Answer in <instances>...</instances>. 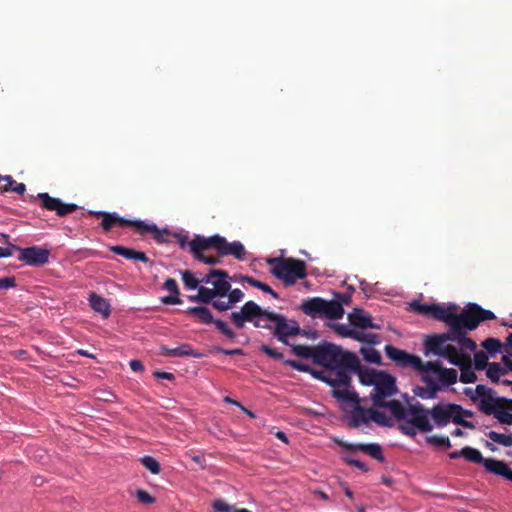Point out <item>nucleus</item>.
I'll use <instances>...</instances> for the list:
<instances>
[{
  "mask_svg": "<svg viewBox=\"0 0 512 512\" xmlns=\"http://www.w3.org/2000/svg\"><path fill=\"white\" fill-rule=\"evenodd\" d=\"M16 286L15 277H4L0 279V289H9Z\"/></svg>",
  "mask_w": 512,
  "mask_h": 512,
  "instance_id": "56",
  "label": "nucleus"
},
{
  "mask_svg": "<svg viewBox=\"0 0 512 512\" xmlns=\"http://www.w3.org/2000/svg\"><path fill=\"white\" fill-rule=\"evenodd\" d=\"M451 423L458 426L455 403L440 401L427 408L416 402L410 404L407 419L400 426V431L414 437L417 432H431L434 428H444Z\"/></svg>",
  "mask_w": 512,
  "mask_h": 512,
  "instance_id": "3",
  "label": "nucleus"
},
{
  "mask_svg": "<svg viewBox=\"0 0 512 512\" xmlns=\"http://www.w3.org/2000/svg\"><path fill=\"white\" fill-rule=\"evenodd\" d=\"M212 306L220 311V312H224V311H227L229 309H231L234 305L231 303V301H229L228 298H219V297H216L214 299V301L212 302Z\"/></svg>",
  "mask_w": 512,
  "mask_h": 512,
  "instance_id": "48",
  "label": "nucleus"
},
{
  "mask_svg": "<svg viewBox=\"0 0 512 512\" xmlns=\"http://www.w3.org/2000/svg\"><path fill=\"white\" fill-rule=\"evenodd\" d=\"M216 277H229V275L227 271L222 269H210L209 272L206 275H204L199 281L204 284L213 285V282Z\"/></svg>",
  "mask_w": 512,
  "mask_h": 512,
  "instance_id": "42",
  "label": "nucleus"
},
{
  "mask_svg": "<svg viewBox=\"0 0 512 512\" xmlns=\"http://www.w3.org/2000/svg\"><path fill=\"white\" fill-rule=\"evenodd\" d=\"M220 246L218 255L220 257L232 255L238 260H244L246 255V250L244 245L239 241L228 242L225 237H220Z\"/></svg>",
  "mask_w": 512,
  "mask_h": 512,
  "instance_id": "18",
  "label": "nucleus"
},
{
  "mask_svg": "<svg viewBox=\"0 0 512 512\" xmlns=\"http://www.w3.org/2000/svg\"><path fill=\"white\" fill-rule=\"evenodd\" d=\"M331 328L335 331L336 334L343 338H353L355 328L349 327L345 324H332Z\"/></svg>",
  "mask_w": 512,
  "mask_h": 512,
  "instance_id": "44",
  "label": "nucleus"
},
{
  "mask_svg": "<svg viewBox=\"0 0 512 512\" xmlns=\"http://www.w3.org/2000/svg\"><path fill=\"white\" fill-rule=\"evenodd\" d=\"M351 451L353 452L354 450H351ZM361 451L365 452L366 454L371 456L373 459H375L381 463H385V461H386L383 450H361Z\"/></svg>",
  "mask_w": 512,
  "mask_h": 512,
  "instance_id": "54",
  "label": "nucleus"
},
{
  "mask_svg": "<svg viewBox=\"0 0 512 512\" xmlns=\"http://www.w3.org/2000/svg\"><path fill=\"white\" fill-rule=\"evenodd\" d=\"M260 351L274 360L282 361L284 358V356L281 352H278L276 349H274L268 345H262L260 347Z\"/></svg>",
  "mask_w": 512,
  "mask_h": 512,
  "instance_id": "51",
  "label": "nucleus"
},
{
  "mask_svg": "<svg viewBox=\"0 0 512 512\" xmlns=\"http://www.w3.org/2000/svg\"><path fill=\"white\" fill-rule=\"evenodd\" d=\"M196 260L203 262L207 265H215L220 263V258L214 256L201 255L200 257L196 258Z\"/></svg>",
  "mask_w": 512,
  "mask_h": 512,
  "instance_id": "58",
  "label": "nucleus"
},
{
  "mask_svg": "<svg viewBox=\"0 0 512 512\" xmlns=\"http://www.w3.org/2000/svg\"><path fill=\"white\" fill-rule=\"evenodd\" d=\"M363 330L364 329H355L352 339L368 345H374L380 342V337L377 334L364 332Z\"/></svg>",
  "mask_w": 512,
  "mask_h": 512,
  "instance_id": "32",
  "label": "nucleus"
},
{
  "mask_svg": "<svg viewBox=\"0 0 512 512\" xmlns=\"http://www.w3.org/2000/svg\"><path fill=\"white\" fill-rule=\"evenodd\" d=\"M134 229L141 235L151 234L158 243L165 242L164 236L168 235L166 229L161 230L155 224H147L141 220H137V222L134 223Z\"/></svg>",
  "mask_w": 512,
  "mask_h": 512,
  "instance_id": "20",
  "label": "nucleus"
},
{
  "mask_svg": "<svg viewBox=\"0 0 512 512\" xmlns=\"http://www.w3.org/2000/svg\"><path fill=\"white\" fill-rule=\"evenodd\" d=\"M20 253L18 259L29 266H42L49 261L50 251L38 246L21 248L13 246Z\"/></svg>",
  "mask_w": 512,
  "mask_h": 512,
  "instance_id": "14",
  "label": "nucleus"
},
{
  "mask_svg": "<svg viewBox=\"0 0 512 512\" xmlns=\"http://www.w3.org/2000/svg\"><path fill=\"white\" fill-rule=\"evenodd\" d=\"M267 264L271 266V274L281 280L285 286L294 285L297 280L307 276L306 264L303 260L296 258H268Z\"/></svg>",
  "mask_w": 512,
  "mask_h": 512,
  "instance_id": "7",
  "label": "nucleus"
},
{
  "mask_svg": "<svg viewBox=\"0 0 512 512\" xmlns=\"http://www.w3.org/2000/svg\"><path fill=\"white\" fill-rule=\"evenodd\" d=\"M349 322L351 326L355 329H380V326L374 324L372 318L369 314H365L364 311L360 308H355L348 315Z\"/></svg>",
  "mask_w": 512,
  "mask_h": 512,
  "instance_id": "19",
  "label": "nucleus"
},
{
  "mask_svg": "<svg viewBox=\"0 0 512 512\" xmlns=\"http://www.w3.org/2000/svg\"><path fill=\"white\" fill-rule=\"evenodd\" d=\"M243 297L244 293L239 288H235L230 289L225 298H228L229 301H231V303L235 305L236 303L240 302L243 299Z\"/></svg>",
  "mask_w": 512,
  "mask_h": 512,
  "instance_id": "53",
  "label": "nucleus"
},
{
  "mask_svg": "<svg viewBox=\"0 0 512 512\" xmlns=\"http://www.w3.org/2000/svg\"><path fill=\"white\" fill-rule=\"evenodd\" d=\"M214 512H235L236 508L223 499H215L212 503Z\"/></svg>",
  "mask_w": 512,
  "mask_h": 512,
  "instance_id": "45",
  "label": "nucleus"
},
{
  "mask_svg": "<svg viewBox=\"0 0 512 512\" xmlns=\"http://www.w3.org/2000/svg\"><path fill=\"white\" fill-rule=\"evenodd\" d=\"M316 365L328 369L338 378V382L349 389L352 374L359 368V358L353 352L345 351L336 344L323 341L316 354Z\"/></svg>",
  "mask_w": 512,
  "mask_h": 512,
  "instance_id": "5",
  "label": "nucleus"
},
{
  "mask_svg": "<svg viewBox=\"0 0 512 512\" xmlns=\"http://www.w3.org/2000/svg\"><path fill=\"white\" fill-rule=\"evenodd\" d=\"M186 457H189L196 465H198L200 468H205L206 467V463H205V456L204 454H201V455H195L193 453H189L187 452L186 453Z\"/></svg>",
  "mask_w": 512,
  "mask_h": 512,
  "instance_id": "55",
  "label": "nucleus"
},
{
  "mask_svg": "<svg viewBox=\"0 0 512 512\" xmlns=\"http://www.w3.org/2000/svg\"><path fill=\"white\" fill-rule=\"evenodd\" d=\"M38 200L42 209L54 211L57 216L64 217L79 209L74 203H64L60 198L52 197L47 192L38 193L36 196L30 197V202Z\"/></svg>",
  "mask_w": 512,
  "mask_h": 512,
  "instance_id": "12",
  "label": "nucleus"
},
{
  "mask_svg": "<svg viewBox=\"0 0 512 512\" xmlns=\"http://www.w3.org/2000/svg\"><path fill=\"white\" fill-rule=\"evenodd\" d=\"M229 318L237 329L244 328L246 322H252L256 328L271 330L272 325L262 324V321H272L273 335L284 345H290L289 337L299 336L301 333V327L296 320L287 319L283 314L263 309L252 300L247 301L239 311L232 312Z\"/></svg>",
  "mask_w": 512,
  "mask_h": 512,
  "instance_id": "2",
  "label": "nucleus"
},
{
  "mask_svg": "<svg viewBox=\"0 0 512 512\" xmlns=\"http://www.w3.org/2000/svg\"><path fill=\"white\" fill-rule=\"evenodd\" d=\"M89 214L101 218V227L105 232H109L115 226L134 228V223L137 222V220H127L116 213L106 211H90Z\"/></svg>",
  "mask_w": 512,
  "mask_h": 512,
  "instance_id": "17",
  "label": "nucleus"
},
{
  "mask_svg": "<svg viewBox=\"0 0 512 512\" xmlns=\"http://www.w3.org/2000/svg\"><path fill=\"white\" fill-rule=\"evenodd\" d=\"M139 461L141 462V464L147 469L149 470L152 474H159L160 471H161V467H160V464L159 462L153 458L152 456H144L142 458L139 459Z\"/></svg>",
  "mask_w": 512,
  "mask_h": 512,
  "instance_id": "39",
  "label": "nucleus"
},
{
  "mask_svg": "<svg viewBox=\"0 0 512 512\" xmlns=\"http://www.w3.org/2000/svg\"><path fill=\"white\" fill-rule=\"evenodd\" d=\"M489 440L498 445H502L504 447L512 446V435H507L504 433H497L495 431H490L487 434Z\"/></svg>",
  "mask_w": 512,
  "mask_h": 512,
  "instance_id": "35",
  "label": "nucleus"
},
{
  "mask_svg": "<svg viewBox=\"0 0 512 512\" xmlns=\"http://www.w3.org/2000/svg\"><path fill=\"white\" fill-rule=\"evenodd\" d=\"M133 260L141 261L143 263H151L150 259L147 257V255L144 252L136 251L134 252Z\"/></svg>",
  "mask_w": 512,
  "mask_h": 512,
  "instance_id": "64",
  "label": "nucleus"
},
{
  "mask_svg": "<svg viewBox=\"0 0 512 512\" xmlns=\"http://www.w3.org/2000/svg\"><path fill=\"white\" fill-rule=\"evenodd\" d=\"M220 237V235H213L210 237L195 235L194 238L188 243L190 252L195 259L201 255H204V251L215 250L218 253L221 243Z\"/></svg>",
  "mask_w": 512,
  "mask_h": 512,
  "instance_id": "16",
  "label": "nucleus"
},
{
  "mask_svg": "<svg viewBox=\"0 0 512 512\" xmlns=\"http://www.w3.org/2000/svg\"><path fill=\"white\" fill-rule=\"evenodd\" d=\"M110 251L128 260H133L135 250L132 248L116 245L110 247Z\"/></svg>",
  "mask_w": 512,
  "mask_h": 512,
  "instance_id": "46",
  "label": "nucleus"
},
{
  "mask_svg": "<svg viewBox=\"0 0 512 512\" xmlns=\"http://www.w3.org/2000/svg\"><path fill=\"white\" fill-rule=\"evenodd\" d=\"M13 246H15V245L8 243V247H6V248L0 247V258L12 256L13 251H16L15 248H13Z\"/></svg>",
  "mask_w": 512,
  "mask_h": 512,
  "instance_id": "62",
  "label": "nucleus"
},
{
  "mask_svg": "<svg viewBox=\"0 0 512 512\" xmlns=\"http://www.w3.org/2000/svg\"><path fill=\"white\" fill-rule=\"evenodd\" d=\"M455 407L458 419V426L474 429L475 425L471 421L467 420V418H471L473 416V412L471 410L464 409L461 405L456 403Z\"/></svg>",
  "mask_w": 512,
  "mask_h": 512,
  "instance_id": "30",
  "label": "nucleus"
},
{
  "mask_svg": "<svg viewBox=\"0 0 512 512\" xmlns=\"http://www.w3.org/2000/svg\"><path fill=\"white\" fill-rule=\"evenodd\" d=\"M386 356L400 368L421 367V358L407 353L393 345H386L384 348Z\"/></svg>",
  "mask_w": 512,
  "mask_h": 512,
  "instance_id": "15",
  "label": "nucleus"
},
{
  "mask_svg": "<svg viewBox=\"0 0 512 512\" xmlns=\"http://www.w3.org/2000/svg\"><path fill=\"white\" fill-rule=\"evenodd\" d=\"M436 376L439 382L446 386H450L456 383L458 373L453 368L440 367Z\"/></svg>",
  "mask_w": 512,
  "mask_h": 512,
  "instance_id": "29",
  "label": "nucleus"
},
{
  "mask_svg": "<svg viewBox=\"0 0 512 512\" xmlns=\"http://www.w3.org/2000/svg\"><path fill=\"white\" fill-rule=\"evenodd\" d=\"M440 367H441V365L438 362L428 361V362L424 363L421 360V367L413 368V369L415 371L422 373V375L428 374V373H433L434 375H437Z\"/></svg>",
  "mask_w": 512,
  "mask_h": 512,
  "instance_id": "43",
  "label": "nucleus"
},
{
  "mask_svg": "<svg viewBox=\"0 0 512 512\" xmlns=\"http://www.w3.org/2000/svg\"><path fill=\"white\" fill-rule=\"evenodd\" d=\"M466 395H468L473 401L479 400V409L486 415H495V413L499 414L497 411V406L499 404L500 397H494V391L483 385L479 384L476 386L474 390V394H472L471 389H466Z\"/></svg>",
  "mask_w": 512,
  "mask_h": 512,
  "instance_id": "11",
  "label": "nucleus"
},
{
  "mask_svg": "<svg viewBox=\"0 0 512 512\" xmlns=\"http://www.w3.org/2000/svg\"><path fill=\"white\" fill-rule=\"evenodd\" d=\"M300 336H303V337H306V338H309V339H317L319 337V333L318 331L316 330H304L301 328V333L299 334Z\"/></svg>",
  "mask_w": 512,
  "mask_h": 512,
  "instance_id": "63",
  "label": "nucleus"
},
{
  "mask_svg": "<svg viewBox=\"0 0 512 512\" xmlns=\"http://www.w3.org/2000/svg\"><path fill=\"white\" fill-rule=\"evenodd\" d=\"M487 377L494 383L500 382V376L506 374V369L501 367L499 363H490L487 367Z\"/></svg>",
  "mask_w": 512,
  "mask_h": 512,
  "instance_id": "36",
  "label": "nucleus"
},
{
  "mask_svg": "<svg viewBox=\"0 0 512 512\" xmlns=\"http://www.w3.org/2000/svg\"><path fill=\"white\" fill-rule=\"evenodd\" d=\"M130 368L134 372H143L144 365L140 360L134 359L129 362Z\"/></svg>",
  "mask_w": 512,
  "mask_h": 512,
  "instance_id": "61",
  "label": "nucleus"
},
{
  "mask_svg": "<svg viewBox=\"0 0 512 512\" xmlns=\"http://www.w3.org/2000/svg\"><path fill=\"white\" fill-rule=\"evenodd\" d=\"M3 181L6 182V184L0 186L1 193L11 191L19 195H23L26 191V185L24 183L16 182L11 175L3 176Z\"/></svg>",
  "mask_w": 512,
  "mask_h": 512,
  "instance_id": "28",
  "label": "nucleus"
},
{
  "mask_svg": "<svg viewBox=\"0 0 512 512\" xmlns=\"http://www.w3.org/2000/svg\"><path fill=\"white\" fill-rule=\"evenodd\" d=\"M214 350L218 353L225 354V355H243L244 352L240 348L235 349H225L222 347H215Z\"/></svg>",
  "mask_w": 512,
  "mask_h": 512,
  "instance_id": "57",
  "label": "nucleus"
},
{
  "mask_svg": "<svg viewBox=\"0 0 512 512\" xmlns=\"http://www.w3.org/2000/svg\"><path fill=\"white\" fill-rule=\"evenodd\" d=\"M482 346L489 354L493 355L495 353L501 352L503 345L499 339L491 337L484 340L482 342Z\"/></svg>",
  "mask_w": 512,
  "mask_h": 512,
  "instance_id": "40",
  "label": "nucleus"
},
{
  "mask_svg": "<svg viewBox=\"0 0 512 512\" xmlns=\"http://www.w3.org/2000/svg\"><path fill=\"white\" fill-rule=\"evenodd\" d=\"M182 281L187 289H198L200 281L189 270L181 271Z\"/></svg>",
  "mask_w": 512,
  "mask_h": 512,
  "instance_id": "41",
  "label": "nucleus"
},
{
  "mask_svg": "<svg viewBox=\"0 0 512 512\" xmlns=\"http://www.w3.org/2000/svg\"><path fill=\"white\" fill-rule=\"evenodd\" d=\"M302 312L312 318L341 319L344 309L335 300H325L321 297L307 298L300 306Z\"/></svg>",
  "mask_w": 512,
  "mask_h": 512,
  "instance_id": "8",
  "label": "nucleus"
},
{
  "mask_svg": "<svg viewBox=\"0 0 512 512\" xmlns=\"http://www.w3.org/2000/svg\"><path fill=\"white\" fill-rule=\"evenodd\" d=\"M186 312L194 316L202 324H214L216 329L226 338L230 340H234L236 338V333L227 325V323L220 319H214L211 311L207 307H189Z\"/></svg>",
  "mask_w": 512,
  "mask_h": 512,
  "instance_id": "13",
  "label": "nucleus"
},
{
  "mask_svg": "<svg viewBox=\"0 0 512 512\" xmlns=\"http://www.w3.org/2000/svg\"><path fill=\"white\" fill-rule=\"evenodd\" d=\"M135 496L138 499V501L141 502L142 504L149 505L154 504L156 502V498L143 489H137L135 492Z\"/></svg>",
  "mask_w": 512,
  "mask_h": 512,
  "instance_id": "49",
  "label": "nucleus"
},
{
  "mask_svg": "<svg viewBox=\"0 0 512 512\" xmlns=\"http://www.w3.org/2000/svg\"><path fill=\"white\" fill-rule=\"evenodd\" d=\"M218 297L212 288H207L204 286L198 287V298H200V303L203 304H211L214 299Z\"/></svg>",
  "mask_w": 512,
  "mask_h": 512,
  "instance_id": "38",
  "label": "nucleus"
},
{
  "mask_svg": "<svg viewBox=\"0 0 512 512\" xmlns=\"http://www.w3.org/2000/svg\"><path fill=\"white\" fill-rule=\"evenodd\" d=\"M316 379L327 383L333 388V396L341 402H351L352 408L349 411L347 418L350 427L361 428L369 427L370 423L376 425H388L389 419L381 413V411L373 409H364L360 405V399L356 392L350 391L344 387L342 383L338 382V378L333 375L328 369L323 371H316L312 369L310 372Z\"/></svg>",
  "mask_w": 512,
  "mask_h": 512,
  "instance_id": "4",
  "label": "nucleus"
},
{
  "mask_svg": "<svg viewBox=\"0 0 512 512\" xmlns=\"http://www.w3.org/2000/svg\"><path fill=\"white\" fill-rule=\"evenodd\" d=\"M153 376L157 379L174 380L175 376L173 373L156 370L153 372Z\"/></svg>",
  "mask_w": 512,
  "mask_h": 512,
  "instance_id": "59",
  "label": "nucleus"
},
{
  "mask_svg": "<svg viewBox=\"0 0 512 512\" xmlns=\"http://www.w3.org/2000/svg\"><path fill=\"white\" fill-rule=\"evenodd\" d=\"M448 457L454 460L464 458L468 462L481 464L487 472L503 478L509 466L506 462L501 460L484 458L480 450H454L448 454Z\"/></svg>",
  "mask_w": 512,
  "mask_h": 512,
  "instance_id": "10",
  "label": "nucleus"
},
{
  "mask_svg": "<svg viewBox=\"0 0 512 512\" xmlns=\"http://www.w3.org/2000/svg\"><path fill=\"white\" fill-rule=\"evenodd\" d=\"M285 365L290 366L293 369L300 371V372L310 373L312 371V368L309 365L303 364L296 360H286Z\"/></svg>",
  "mask_w": 512,
  "mask_h": 512,
  "instance_id": "52",
  "label": "nucleus"
},
{
  "mask_svg": "<svg viewBox=\"0 0 512 512\" xmlns=\"http://www.w3.org/2000/svg\"><path fill=\"white\" fill-rule=\"evenodd\" d=\"M354 372H357L359 381L365 386H373L376 384L378 379L382 376L384 371H376L374 369H363L359 364V368Z\"/></svg>",
  "mask_w": 512,
  "mask_h": 512,
  "instance_id": "27",
  "label": "nucleus"
},
{
  "mask_svg": "<svg viewBox=\"0 0 512 512\" xmlns=\"http://www.w3.org/2000/svg\"><path fill=\"white\" fill-rule=\"evenodd\" d=\"M337 297V301L336 302H339L341 305L342 304H350L351 300H352V295L351 293H338L336 295Z\"/></svg>",
  "mask_w": 512,
  "mask_h": 512,
  "instance_id": "60",
  "label": "nucleus"
},
{
  "mask_svg": "<svg viewBox=\"0 0 512 512\" xmlns=\"http://www.w3.org/2000/svg\"><path fill=\"white\" fill-rule=\"evenodd\" d=\"M426 443L438 448H451L450 439L446 435H431L426 437Z\"/></svg>",
  "mask_w": 512,
  "mask_h": 512,
  "instance_id": "37",
  "label": "nucleus"
},
{
  "mask_svg": "<svg viewBox=\"0 0 512 512\" xmlns=\"http://www.w3.org/2000/svg\"><path fill=\"white\" fill-rule=\"evenodd\" d=\"M410 306L415 313L442 321L449 327L444 333L426 336L423 343L425 355L443 354L441 347L449 342H455L462 349L474 352L477 345L473 339L467 337V332L475 330L483 321L496 318L492 311L483 309L476 303H469L459 314V306L454 303L422 304L414 301Z\"/></svg>",
  "mask_w": 512,
  "mask_h": 512,
  "instance_id": "1",
  "label": "nucleus"
},
{
  "mask_svg": "<svg viewBox=\"0 0 512 512\" xmlns=\"http://www.w3.org/2000/svg\"><path fill=\"white\" fill-rule=\"evenodd\" d=\"M360 353L362 354V356L366 362L377 364V365L381 364L382 358H381L379 351L374 349L371 345L361 347Z\"/></svg>",
  "mask_w": 512,
  "mask_h": 512,
  "instance_id": "33",
  "label": "nucleus"
},
{
  "mask_svg": "<svg viewBox=\"0 0 512 512\" xmlns=\"http://www.w3.org/2000/svg\"><path fill=\"white\" fill-rule=\"evenodd\" d=\"M497 411H499V414L495 413L494 418H496L499 423L512 425V399L505 397L499 398Z\"/></svg>",
  "mask_w": 512,
  "mask_h": 512,
  "instance_id": "22",
  "label": "nucleus"
},
{
  "mask_svg": "<svg viewBox=\"0 0 512 512\" xmlns=\"http://www.w3.org/2000/svg\"><path fill=\"white\" fill-rule=\"evenodd\" d=\"M474 364L477 370H484L490 363L484 352L480 351L474 355Z\"/></svg>",
  "mask_w": 512,
  "mask_h": 512,
  "instance_id": "50",
  "label": "nucleus"
},
{
  "mask_svg": "<svg viewBox=\"0 0 512 512\" xmlns=\"http://www.w3.org/2000/svg\"><path fill=\"white\" fill-rule=\"evenodd\" d=\"M163 288L170 292V295L161 298V302L167 305L181 304L180 290L177 281L173 278H168L163 285Z\"/></svg>",
  "mask_w": 512,
  "mask_h": 512,
  "instance_id": "23",
  "label": "nucleus"
},
{
  "mask_svg": "<svg viewBox=\"0 0 512 512\" xmlns=\"http://www.w3.org/2000/svg\"><path fill=\"white\" fill-rule=\"evenodd\" d=\"M422 381L426 386L420 387L417 395L422 399L433 398L440 389L437 381L429 374L422 375Z\"/></svg>",
  "mask_w": 512,
  "mask_h": 512,
  "instance_id": "26",
  "label": "nucleus"
},
{
  "mask_svg": "<svg viewBox=\"0 0 512 512\" xmlns=\"http://www.w3.org/2000/svg\"><path fill=\"white\" fill-rule=\"evenodd\" d=\"M342 459L348 465L354 466V467L358 468L359 470H361L362 472L369 471L368 466L363 461H361L351 455H343Z\"/></svg>",
  "mask_w": 512,
  "mask_h": 512,
  "instance_id": "47",
  "label": "nucleus"
},
{
  "mask_svg": "<svg viewBox=\"0 0 512 512\" xmlns=\"http://www.w3.org/2000/svg\"><path fill=\"white\" fill-rule=\"evenodd\" d=\"M291 352L304 359H312L313 363L316 364V354L320 350V343L316 346H308L301 344H290Z\"/></svg>",
  "mask_w": 512,
  "mask_h": 512,
  "instance_id": "24",
  "label": "nucleus"
},
{
  "mask_svg": "<svg viewBox=\"0 0 512 512\" xmlns=\"http://www.w3.org/2000/svg\"><path fill=\"white\" fill-rule=\"evenodd\" d=\"M443 354H435L436 356L442 357L448 360L451 364L458 366L461 369L460 381L462 383H473L476 381L477 376L471 370V357L465 353L466 349H462L460 346L457 348L450 342L441 347Z\"/></svg>",
  "mask_w": 512,
  "mask_h": 512,
  "instance_id": "9",
  "label": "nucleus"
},
{
  "mask_svg": "<svg viewBox=\"0 0 512 512\" xmlns=\"http://www.w3.org/2000/svg\"><path fill=\"white\" fill-rule=\"evenodd\" d=\"M89 303L91 308L95 312L100 313L104 318L110 316L111 306L105 298L93 292L89 295Z\"/></svg>",
  "mask_w": 512,
  "mask_h": 512,
  "instance_id": "25",
  "label": "nucleus"
},
{
  "mask_svg": "<svg viewBox=\"0 0 512 512\" xmlns=\"http://www.w3.org/2000/svg\"><path fill=\"white\" fill-rule=\"evenodd\" d=\"M397 393L396 380L390 374L384 372L378 379L376 384L371 391L370 397L375 407V410L379 411L378 408L388 409L391 416H387L382 412L388 419V425H380L381 427H393L395 422L398 424V429L406 421L410 404L405 406L400 401L395 399H389ZM374 410V408H372Z\"/></svg>",
  "mask_w": 512,
  "mask_h": 512,
  "instance_id": "6",
  "label": "nucleus"
},
{
  "mask_svg": "<svg viewBox=\"0 0 512 512\" xmlns=\"http://www.w3.org/2000/svg\"><path fill=\"white\" fill-rule=\"evenodd\" d=\"M241 279L243 282H246V283L250 284L251 286L262 290L263 292L270 294L273 298H275V299L279 298L278 293L275 292L269 285H267L259 280H256L250 276H243Z\"/></svg>",
  "mask_w": 512,
  "mask_h": 512,
  "instance_id": "34",
  "label": "nucleus"
},
{
  "mask_svg": "<svg viewBox=\"0 0 512 512\" xmlns=\"http://www.w3.org/2000/svg\"><path fill=\"white\" fill-rule=\"evenodd\" d=\"M228 277H216L213 282V291L219 298H225L231 289V284L227 281Z\"/></svg>",
  "mask_w": 512,
  "mask_h": 512,
  "instance_id": "31",
  "label": "nucleus"
},
{
  "mask_svg": "<svg viewBox=\"0 0 512 512\" xmlns=\"http://www.w3.org/2000/svg\"><path fill=\"white\" fill-rule=\"evenodd\" d=\"M161 355L168 357H194L201 358L202 354L194 350L189 344H182L176 348H168L167 346H161Z\"/></svg>",
  "mask_w": 512,
  "mask_h": 512,
  "instance_id": "21",
  "label": "nucleus"
}]
</instances>
